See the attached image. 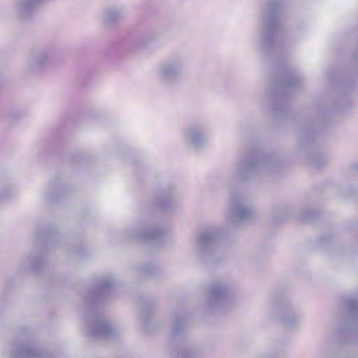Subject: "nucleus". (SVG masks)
<instances>
[{
	"label": "nucleus",
	"mask_w": 358,
	"mask_h": 358,
	"mask_svg": "<svg viewBox=\"0 0 358 358\" xmlns=\"http://www.w3.org/2000/svg\"><path fill=\"white\" fill-rule=\"evenodd\" d=\"M233 286L225 282L217 281L208 287V299L205 305L206 310L210 312L224 311L232 305L231 292Z\"/></svg>",
	"instance_id": "423d86ee"
},
{
	"label": "nucleus",
	"mask_w": 358,
	"mask_h": 358,
	"mask_svg": "<svg viewBox=\"0 0 358 358\" xmlns=\"http://www.w3.org/2000/svg\"><path fill=\"white\" fill-rule=\"evenodd\" d=\"M164 231L158 227H147L131 230L128 236L131 239L150 241L157 240L162 236Z\"/></svg>",
	"instance_id": "9b49d317"
},
{
	"label": "nucleus",
	"mask_w": 358,
	"mask_h": 358,
	"mask_svg": "<svg viewBox=\"0 0 358 358\" xmlns=\"http://www.w3.org/2000/svg\"><path fill=\"white\" fill-rule=\"evenodd\" d=\"M278 169V161L273 156L248 153L236 164L229 177L233 182H244L254 180L261 174L272 173Z\"/></svg>",
	"instance_id": "f03ea898"
},
{
	"label": "nucleus",
	"mask_w": 358,
	"mask_h": 358,
	"mask_svg": "<svg viewBox=\"0 0 358 358\" xmlns=\"http://www.w3.org/2000/svg\"><path fill=\"white\" fill-rule=\"evenodd\" d=\"M252 210L248 199L242 195L234 196L229 206V215L227 218L229 227H236L239 222L249 220Z\"/></svg>",
	"instance_id": "6e6552de"
},
{
	"label": "nucleus",
	"mask_w": 358,
	"mask_h": 358,
	"mask_svg": "<svg viewBox=\"0 0 358 358\" xmlns=\"http://www.w3.org/2000/svg\"><path fill=\"white\" fill-rule=\"evenodd\" d=\"M61 60L62 56L54 46L35 48L27 55L26 71L30 75H38L46 69L55 67Z\"/></svg>",
	"instance_id": "20e7f679"
},
{
	"label": "nucleus",
	"mask_w": 358,
	"mask_h": 358,
	"mask_svg": "<svg viewBox=\"0 0 358 358\" xmlns=\"http://www.w3.org/2000/svg\"><path fill=\"white\" fill-rule=\"evenodd\" d=\"M143 271L144 272H146V273H149V270L148 269H146V268H143Z\"/></svg>",
	"instance_id": "b1692460"
},
{
	"label": "nucleus",
	"mask_w": 358,
	"mask_h": 358,
	"mask_svg": "<svg viewBox=\"0 0 358 358\" xmlns=\"http://www.w3.org/2000/svg\"><path fill=\"white\" fill-rule=\"evenodd\" d=\"M180 356H181V358H185L186 357V355H183V354H181Z\"/></svg>",
	"instance_id": "393cba45"
},
{
	"label": "nucleus",
	"mask_w": 358,
	"mask_h": 358,
	"mask_svg": "<svg viewBox=\"0 0 358 358\" xmlns=\"http://www.w3.org/2000/svg\"><path fill=\"white\" fill-rule=\"evenodd\" d=\"M357 57H358V55H357Z\"/></svg>",
	"instance_id": "a878e982"
},
{
	"label": "nucleus",
	"mask_w": 358,
	"mask_h": 358,
	"mask_svg": "<svg viewBox=\"0 0 358 358\" xmlns=\"http://www.w3.org/2000/svg\"><path fill=\"white\" fill-rule=\"evenodd\" d=\"M185 56L180 52H174L161 62L157 69V75L166 87L178 84L186 68Z\"/></svg>",
	"instance_id": "39448f33"
},
{
	"label": "nucleus",
	"mask_w": 358,
	"mask_h": 358,
	"mask_svg": "<svg viewBox=\"0 0 358 358\" xmlns=\"http://www.w3.org/2000/svg\"><path fill=\"white\" fill-rule=\"evenodd\" d=\"M41 260L38 257L30 255L27 257L21 264V267L23 269L37 270Z\"/></svg>",
	"instance_id": "f3484780"
},
{
	"label": "nucleus",
	"mask_w": 358,
	"mask_h": 358,
	"mask_svg": "<svg viewBox=\"0 0 358 358\" xmlns=\"http://www.w3.org/2000/svg\"><path fill=\"white\" fill-rule=\"evenodd\" d=\"M278 8V0H262L258 45L263 52L270 50L275 44L279 29Z\"/></svg>",
	"instance_id": "7ed1b4c3"
},
{
	"label": "nucleus",
	"mask_w": 358,
	"mask_h": 358,
	"mask_svg": "<svg viewBox=\"0 0 358 358\" xmlns=\"http://www.w3.org/2000/svg\"><path fill=\"white\" fill-rule=\"evenodd\" d=\"M282 320L287 328L292 329L301 323V317L294 312H289L283 314Z\"/></svg>",
	"instance_id": "4468645a"
},
{
	"label": "nucleus",
	"mask_w": 358,
	"mask_h": 358,
	"mask_svg": "<svg viewBox=\"0 0 358 358\" xmlns=\"http://www.w3.org/2000/svg\"><path fill=\"white\" fill-rule=\"evenodd\" d=\"M124 15V10L122 8H111L108 9L104 16L106 22L110 23L121 19Z\"/></svg>",
	"instance_id": "dca6fc26"
},
{
	"label": "nucleus",
	"mask_w": 358,
	"mask_h": 358,
	"mask_svg": "<svg viewBox=\"0 0 358 358\" xmlns=\"http://www.w3.org/2000/svg\"><path fill=\"white\" fill-rule=\"evenodd\" d=\"M220 234L217 229H208L201 232L195 240L194 252L201 259L211 258L215 252V245L219 240Z\"/></svg>",
	"instance_id": "0eeeda50"
},
{
	"label": "nucleus",
	"mask_w": 358,
	"mask_h": 358,
	"mask_svg": "<svg viewBox=\"0 0 358 358\" xmlns=\"http://www.w3.org/2000/svg\"><path fill=\"white\" fill-rule=\"evenodd\" d=\"M309 162L315 168H320L326 162V158L320 154H314L309 158Z\"/></svg>",
	"instance_id": "aec40b11"
},
{
	"label": "nucleus",
	"mask_w": 358,
	"mask_h": 358,
	"mask_svg": "<svg viewBox=\"0 0 358 358\" xmlns=\"http://www.w3.org/2000/svg\"><path fill=\"white\" fill-rule=\"evenodd\" d=\"M205 124L194 123L187 127L183 131L185 142L189 146L198 149L206 145L208 140L204 134Z\"/></svg>",
	"instance_id": "1a4fd4ad"
},
{
	"label": "nucleus",
	"mask_w": 358,
	"mask_h": 358,
	"mask_svg": "<svg viewBox=\"0 0 358 358\" xmlns=\"http://www.w3.org/2000/svg\"><path fill=\"white\" fill-rule=\"evenodd\" d=\"M38 0H23L19 6V14L20 17L26 19L29 16Z\"/></svg>",
	"instance_id": "2eb2a0df"
},
{
	"label": "nucleus",
	"mask_w": 358,
	"mask_h": 358,
	"mask_svg": "<svg viewBox=\"0 0 358 358\" xmlns=\"http://www.w3.org/2000/svg\"><path fill=\"white\" fill-rule=\"evenodd\" d=\"M301 219H303V220H306L309 217V216L303 215V214H301Z\"/></svg>",
	"instance_id": "5701e85b"
},
{
	"label": "nucleus",
	"mask_w": 358,
	"mask_h": 358,
	"mask_svg": "<svg viewBox=\"0 0 358 358\" xmlns=\"http://www.w3.org/2000/svg\"><path fill=\"white\" fill-rule=\"evenodd\" d=\"M343 307L351 321H358V299L349 298L343 301Z\"/></svg>",
	"instance_id": "ddd939ff"
},
{
	"label": "nucleus",
	"mask_w": 358,
	"mask_h": 358,
	"mask_svg": "<svg viewBox=\"0 0 358 358\" xmlns=\"http://www.w3.org/2000/svg\"><path fill=\"white\" fill-rule=\"evenodd\" d=\"M157 39V35L153 33L144 34L138 41V45L141 48L146 47Z\"/></svg>",
	"instance_id": "a211bd4d"
},
{
	"label": "nucleus",
	"mask_w": 358,
	"mask_h": 358,
	"mask_svg": "<svg viewBox=\"0 0 358 358\" xmlns=\"http://www.w3.org/2000/svg\"><path fill=\"white\" fill-rule=\"evenodd\" d=\"M177 194L176 189L173 187H168L162 189L156 194L155 202L162 210H167L173 205V200Z\"/></svg>",
	"instance_id": "f8f14e48"
},
{
	"label": "nucleus",
	"mask_w": 358,
	"mask_h": 358,
	"mask_svg": "<svg viewBox=\"0 0 358 358\" xmlns=\"http://www.w3.org/2000/svg\"><path fill=\"white\" fill-rule=\"evenodd\" d=\"M114 285L115 281L112 277L105 276L90 292L85 299L87 314L84 315L83 320L87 326L89 334L95 338L109 339L114 338L117 334V330L111 322L108 319L99 316L96 309L97 305Z\"/></svg>",
	"instance_id": "f257e3e1"
},
{
	"label": "nucleus",
	"mask_w": 358,
	"mask_h": 358,
	"mask_svg": "<svg viewBox=\"0 0 358 358\" xmlns=\"http://www.w3.org/2000/svg\"><path fill=\"white\" fill-rule=\"evenodd\" d=\"M10 358H47L49 354L39 350L31 344L11 345L6 350Z\"/></svg>",
	"instance_id": "9d476101"
},
{
	"label": "nucleus",
	"mask_w": 358,
	"mask_h": 358,
	"mask_svg": "<svg viewBox=\"0 0 358 358\" xmlns=\"http://www.w3.org/2000/svg\"><path fill=\"white\" fill-rule=\"evenodd\" d=\"M301 79L297 76H293L283 83L282 87L284 90L288 91L301 85Z\"/></svg>",
	"instance_id": "6ab92c4d"
},
{
	"label": "nucleus",
	"mask_w": 358,
	"mask_h": 358,
	"mask_svg": "<svg viewBox=\"0 0 358 358\" xmlns=\"http://www.w3.org/2000/svg\"><path fill=\"white\" fill-rule=\"evenodd\" d=\"M185 324V318L183 315L177 316L174 318L173 324L172 327V331L173 333H178L180 329Z\"/></svg>",
	"instance_id": "412c9836"
},
{
	"label": "nucleus",
	"mask_w": 358,
	"mask_h": 358,
	"mask_svg": "<svg viewBox=\"0 0 358 358\" xmlns=\"http://www.w3.org/2000/svg\"><path fill=\"white\" fill-rule=\"evenodd\" d=\"M11 196V192L7 189L0 192V203L7 201Z\"/></svg>",
	"instance_id": "4be33fe9"
}]
</instances>
